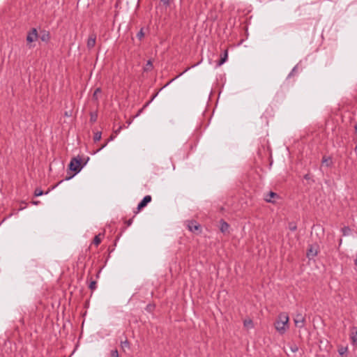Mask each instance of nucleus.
<instances>
[{"instance_id": "9b49d317", "label": "nucleus", "mask_w": 357, "mask_h": 357, "mask_svg": "<svg viewBox=\"0 0 357 357\" xmlns=\"http://www.w3.org/2000/svg\"><path fill=\"white\" fill-rule=\"evenodd\" d=\"M322 163L323 165H325L326 167H331L332 165L331 158L330 157H323Z\"/></svg>"}, {"instance_id": "f3484780", "label": "nucleus", "mask_w": 357, "mask_h": 357, "mask_svg": "<svg viewBox=\"0 0 357 357\" xmlns=\"http://www.w3.org/2000/svg\"><path fill=\"white\" fill-rule=\"evenodd\" d=\"M43 195V191L40 188H36L34 191V195L36 197H39Z\"/></svg>"}, {"instance_id": "4468645a", "label": "nucleus", "mask_w": 357, "mask_h": 357, "mask_svg": "<svg viewBox=\"0 0 357 357\" xmlns=\"http://www.w3.org/2000/svg\"><path fill=\"white\" fill-rule=\"evenodd\" d=\"M227 59V52L225 51L224 54V56L221 58V59L218 63V66H222Z\"/></svg>"}, {"instance_id": "9d476101", "label": "nucleus", "mask_w": 357, "mask_h": 357, "mask_svg": "<svg viewBox=\"0 0 357 357\" xmlns=\"http://www.w3.org/2000/svg\"><path fill=\"white\" fill-rule=\"evenodd\" d=\"M199 227H200V225L197 224L195 222H191L188 225L189 230L191 231H195L196 230H198Z\"/></svg>"}, {"instance_id": "c756f323", "label": "nucleus", "mask_w": 357, "mask_h": 357, "mask_svg": "<svg viewBox=\"0 0 357 357\" xmlns=\"http://www.w3.org/2000/svg\"><path fill=\"white\" fill-rule=\"evenodd\" d=\"M353 342H357V330L356 333L351 337Z\"/></svg>"}, {"instance_id": "dca6fc26", "label": "nucleus", "mask_w": 357, "mask_h": 357, "mask_svg": "<svg viewBox=\"0 0 357 357\" xmlns=\"http://www.w3.org/2000/svg\"><path fill=\"white\" fill-rule=\"evenodd\" d=\"M144 36V30H143V28H142L137 33V37L139 40H142L143 38V37Z\"/></svg>"}, {"instance_id": "423d86ee", "label": "nucleus", "mask_w": 357, "mask_h": 357, "mask_svg": "<svg viewBox=\"0 0 357 357\" xmlns=\"http://www.w3.org/2000/svg\"><path fill=\"white\" fill-rule=\"evenodd\" d=\"M151 201V195H146L142 200L138 204L137 209L141 210L144 207H145L149 202Z\"/></svg>"}, {"instance_id": "2eb2a0df", "label": "nucleus", "mask_w": 357, "mask_h": 357, "mask_svg": "<svg viewBox=\"0 0 357 357\" xmlns=\"http://www.w3.org/2000/svg\"><path fill=\"white\" fill-rule=\"evenodd\" d=\"M101 135H102V133L101 132H96L95 134H94V136H93V140L94 142H98L99 140H100L101 139Z\"/></svg>"}, {"instance_id": "bb28decb", "label": "nucleus", "mask_w": 357, "mask_h": 357, "mask_svg": "<svg viewBox=\"0 0 357 357\" xmlns=\"http://www.w3.org/2000/svg\"><path fill=\"white\" fill-rule=\"evenodd\" d=\"M296 69H297V66H294V67L293 68V69L291 70V72L289 73V74L288 75V77H291V76L294 74V73L296 72Z\"/></svg>"}, {"instance_id": "393cba45", "label": "nucleus", "mask_w": 357, "mask_h": 357, "mask_svg": "<svg viewBox=\"0 0 357 357\" xmlns=\"http://www.w3.org/2000/svg\"><path fill=\"white\" fill-rule=\"evenodd\" d=\"M111 357H119L118 351L116 349L111 351Z\"/></svg>"}, {"instance_id": "f03ea898", "label": "nucleus", "mask_w": 357, "mask_h": 357, "mask_svg": "<svg viewBox=\"0 0 357 357\" xmlns=\"http://www.w3.org/2000/svg\"><path fill=\"white\" fill-rule=\"evenodd\" d=\"M89 158L88 157L86 158V162L82 165L81 164V162H82L81 158L79 155L77 157H75L71 159V160L69 163V165H68L69 169L73 172H75V174H77L82 170V169L86 164V162L89 161Z\"/></svg>"}, {"instance_id": "7c9ffc66", "label": "nucleus", "mask_w": 357, "mask_h": 357, "mask_svg": "<svg viewBox=\"0 0 357 357\" xmlns=\"http://www.w3.org/2000/svg\"><path fill=\"white\" fill-rule=\"evenodd\" d=\"M161 1L163 3L164 5L167 6L169 5L170 0H161Z\"/></svg>"}, {"instance_id": "ddd939ff", "label": "nucleus", "mask_w": 357, "mask_h": 357, "mask_svg": "<svg viewBox=\"0 0 357 357\" xmlns=\"http://www.w3.org/2000/svg\"><path fill=\"white\" fill-rule=\"evenodd\" d=\"M152 68H153V64H152V62H151V61L149 60V61H147V63H146V66H144V71L148 72V71L151 70H152Z\"/></svg>"}, {"instance_id": "f704fd0d", "label": "nucleus", "mask_w": 357, "mask_h": 357, "mask_svg": "<svg viewBox=\"0 0 357 357\" xmlns=\"http://www.w3.org/2000/svg\"><path fill=\"white\" fill-rule=\"evenodd\" d=\"M97 116L96 115H91V121H96Z\"/></svg>"}, {"instance_id": "f8f14e48", "label": "nucleus", "mask_w": 357, "mask_h": 357, "mask_svg": "<svg viewBox=\"0 0 357 357\" xmlns=\"http://www.w3.org/2000/svg\"><path fill=\"white\" fill-rule=\"evenodd\" d=\"M198 65V63L197 64H195L193 65L191 67H189L188 68H186L183 73H181V74H179L178 76H176L175 78L172 79L171 81H169L164 87L168 86L171 82H172L175 79L178 78V77L181 76L182 75H183L185 73H186L188 70H189L191 68H194L195 66H197Z\"/></svg>"}, {"instance_id": "7ed1b4c3", "label": "nucleus", "mask_w": 357, "mask_h": 357, "mask_svg": "<svg viewBox=\"0 0 357 357\" xmlns=\"http://www.w3.org/2000/svg\"><path fill=\"white\" fill-rule=\"evenodd\" d=\"M294 321L297 328H302L304 327L305 318L301 314H296L294 318Z\"/></svg>"}, {"instance_id": "412c9836", "label": "nucleus", "mask_w": 357, "mask_h": 357, "mask_svg": "<svg viewBox=\"0 0 357 357\" xmlns=\"http://www.w3.org/2000/svg\"><path fill=\"white\" fill-rule=\"evenodd\" d=\"M121 344L123 348H125V347L129 348L130 347V343L127 340H126L125 341H122L121 342Z\"/></svg>"}, {"instance_id": "473e14b6", "label": "nucleus", "mask_w": 357, "mask_h": 357, "mask_svg": "<svg viewBox=\"0 0 357 357\" xmlns=\"http://www.w3.org/2000/svg\"><path fill=\"white\" fill-rule=\"evenodd\" d=\"M122 129V126H119L115 131V134L116 135H118L120 132H121V130Z\"/></svg>"}, {"instance_id": "2f4dec72", "label": "nucleus", "mask_w": 357, "mask_h": 357, "mask_svg": "<svg viewBox=\"0 0 357 357\" xmlns=\"http://www.w3.org/2000/svg\"><path fill=\"white\" fill-rule=\"evenodd\" d=\"M291 351L295 353L298 351V347L296 346L291 347Z\"/></svg>"}, {"instance_id": "4c0bfd02", "label": "nucleus", "mask_w": 357, "mask_h": 357, "mask_svg": "<svg viewBox=\"0 0 357 357\" xmlns=\"http://www.w3.org/2000/svg\"><path fill=\"white\" fill-rule=\"evenodd\" d=\"M151 102L149 100V102H147L143 107V109L148 107V105L151 103Z\"/></svg>"}, {"instance_id": "58836bf2", "label": "nucleus", "mask_w": 357, "mask_h": 357, "mask_svg": "<svg viewBox=\"0 0 357 357\" xmlns=\"http://www.w3.org/2000/svg\"><path fill=\"white\" fill-rule=\"evenodd\" d=\"M114 137L111 136V137L107 139V142L108 143L109 142L112 141V140L114 139Z\"/></svg>"}, {"instance_id": "f257e3e1", "label": "nucleus", "mask_w": 357, "mask_h": 357, "mask_svg": "<svg viewBox=\"0 0 357 357\" xmlns=\"http://www.w3.org/2000/svg\"><path fill=\"white\" fill-rule=\"evenodd\" d=\"M289 316L286 313H281L278 315L274 325L276 331L280 335L284 334L289 328Z\"/></svg>"}, {"instance_id": "a19ab883", "label": "nucleus", "mask_w": 357, "mask_h": 357, "mask_svg": "<svg viewBox=\"0 0 357 357\" xmlns=\"http://www.w3.org/2000/svg\"><path fill=\"white\" fill-rule=\"evenodd\" d=\"M58 185H59V183L57 185H56L55 186L52 187V189H54Z\"/></svg>"}, {"instance_id": "a211bd4d", "label": "nucleus", "mask_w": 357, "mask_h": 357, "mask_svg": "<svg viewBox=\"0 0 357 357\" xmlns=\"http://www.w3.org/2000/svg\"><path fill=\"white\" fill-rule=\"evenodd\" d=\"M342 232L344 236L349 235L351 229L349 227H344L342 228Z\"/></svg>"}, {"instance_id": "ea45409f", "label": "nucleus", "mask_w": 357, "mask_h": 357, "mask_svg": "<svg viewBox=\"0 0 357 357\" xmlns=\"http://www.w3.org/2000/svg\"><path fill=\"white\" fill-rule=\"evenodd\" d=\"M142 110H143V108H142V109H141L140 110H139L138 113L136 114V116H139V114L142 112Z\"/></svg>"}, {"instance_id": "39448f33", "label": "nucleus", "mask_w": 357, "mask_h": 357, "mask_svg": "<svg viewBox=\"0 0 357 357\" xmlns=\"http://www.w3.org/2000/svg\"><path fill=\"white\" fill-rule=\"evenodd\" d=\"M38 36V33H37L36 29L33 28L31 29V31H30L28 33L27 36H26V41L28 43H32V42H33V41L37 40Z\"/></svg>"}, {"instance_id": "1a4fd4ad", "label": "nucleus", "mask_w": 357, "mask_h": 357, "mask_svg": "<svg viewBox=\"0 0 357 357\" xmlns=\"http://www.w3.org/2000/svg\"><path fill=\"white\" fill-rule=\"evenodd\" d=\"M229 225L228 223H227L224 220H221L220 221V231L222 232V233H225L228 231L229 229Z\"/></svg>"}, {"instance_id": "20e7f679", "label": "nucleus", "mask_w": 357, "mask_h": 357, "mask_svg": "<svg viewBox=\"0 0 357 357\" xmlns=\"http://www.w3.org/2000/svg\"><path fill=\"white\" fill-rule=\"evenodd\" d=\"M278 198H279V195L277 193L271 191L266 195L264 199L266 202L275 203V199H278Z\"/></svg>"}, {"instance_id": "e433bc0d", "label": "nucleus", "mask_w": 357, "mask_h": 357, "mask_svg": "<svg viewBox=\"0 0 357 357\" xmlns=\"http://www.w3.org/2000/svg\"><path fill=\"white\" fill-rule=\"evenodd\" d=\"M158 93H156L155 95L153 96V97L151 98V99L150 100L151 102H152L155 98L158 96Z\"/></svg>"}, {"instance_id": "6ab92c4d", "label": "nucleus", "mask_w": 357, "mask_h": 357, "mask_svg": "<svg viewBox=\"0 0 357 357\" xmlns=\"http://www.w3.org/2000/svg\"><path fill=\"white\" fill-rule=\"evenodd\" d=\"M347 351V347H341L338 349L339 354L342 356Z\"/></svg>"}, {"instance_id": "b1692460", "label": "nucleus", "mask_w": 357, "mask_h": 357, "mask_svg": "<svg viewBox=\"0 0 357 357\" xmlns=\"http://www.w3.org/2000/svg\"><path fill=\"white\" fill-rule=\"evenodd\" d=\"M89 287L91 289V290H93L96 288V281H91L89 284Z\"/></svg>"}, {"instance_id": "72a5a7b5", "label": "nucleus", "mask_w": 357, "mask_h": 357, "mask_svg": "<svg viewBox=\"0 0 357 357\" xmlns=\"http://www.w3.org/2000/svg\"><path fill=\"white\" fill-rule=\"evenodd\" d=\"M132 219H129L127 222H126V224L129 227L132 224Z\"/></svg>"}, {"instance_id": "4be33fe9", "label": "nucleus", "mask_w": 357, "mask_h": 357, "mask_svg": "<svg viewBox=\"0 0 357 357\" xmlns=\"http://www.w3.org/2000/svg\"><path fill=\"white\" fill-rule=\"evenodd\" d=\"M100 241H101V240H100V238L99 237V235L96 236L95 238H94V240H93L94 244L98 245L100 244Z\"/></svg>"}, {"instance_id": "cd10ccee", "label": "nucleus", "mask_w": 357, "mask_h": 357, "mask_svg": "<svg viewBox=\"0 0 357 357\" xmlns=\"http://www.w3.org/2000/svg\"><path fill=\"white\" fill-rule=\"evenodd\" d=\"M107 144L108 143L106 142L104 144H102V146L98 149H97L94 152V153H96L99 152L100 151H101L102 149H103L107 145Z\"/></svg>"}, {"instance_id": "79ce46f5", "label": "nucleus", "mask_w": 357, "mask_h": 357, "mask_svg": "<svg viewBox=\"0 0 357 357\" xmlns=\"http://www.w3.org/2000/svg\"><path fill=\"white\" fill-rule=\"evenodd\" d=\"M355 129L357 131V124L355 126Z\"/></svg>"}, {"instance_id": "a878e982", "label": "nucleus", "mask_w": 357, "mask_h": 357, "mask_svg": "<svg viewBox=\"0 0 357 357\" xmlns=\"http://www.w3.org/2000/svg\"><path fill=\"white\" fill-rule=\"evenodd\" d=\"M289 228L291 231H295L297 229V227L295 224L294 223H290L289 225Z\"/></svg>"}, {"instance_id": "aec40b11", "label": "nucleus", "mask_w": 357, "mask_h": 357, "mask_svg": "<svg viewBox=\"0 0 357 357\" xmlns=\"http://www.w3.org/2000/svg\"><path fill=\"white\" fill-rule=\"evenodd\" d=\"M101 92V89L100 88H97L94 93H93V98H95L96 100L98 99V94L100 93Z\"/></svg>"}, {"instance_id": "0eeeda50", "label": "nucleus", "mask_w": 357, "mask_h": 357, "mask_svg": "<svg viewBox=\"0 0 357 357\" xmlns=\"http://www.w3.org/2000/svg\"><path fill=\"white\" fill-rule=\"evenodd\" d=\"M96 41V35L95 33H91L87 40V47L91 50L94 47Z\"/></svg>"}, {"instance_id": "5701e85b", "label": "nucleus", "mask_w": 357, "mask_h": 357, "mask_svg": "<svg viewBox=\"0 0 357 357\" xmlns=\"http://www.w3.org/2000/svg\"><path fill=\"white\" fill-rule=\"evenodd\" d=\"M40 38H41V40H42L43 41H47V40H48V39H49V33H44L43 34V36H41V37H40Z\"/></svg>"}, {"instance_id": "c9c22d12", "label": "nucleus", "mask_w": 357, "mask_h": 357, "mask_svg": "<svg viewBox=\"0 0 357 357\" xmlns=\"http://www.w3.org/2000/svg\"><path fill=\"white\" fill-rule=\"evenodd\" d=\"M304 178L306 180H309L310 178V176L309 174H307L304 176Z\"/></svg>"}, {"instance_id": "6e6552de", "label": "nucleus", "mask_w": 357, "mask_h": 357, "mask_svg": "<svg viewBox=\"0 0 357 357\" xmlns=\"http://www.w3.org/2000/svg\"><path fill=\"white\" fill-rule=\"evenodd\" d=\"M317 255V249H314L312 246L308 250L307 252V257L310 259L314 258Z\"/></svg>"}, {"instance_id": "c85d7f7f", "label": "nucleus", "mask_w": 357, "mask_h": 357, "mask_svg": "<svg viewBox=\"0 0 357 357\" xmlns=\"http://www.w3.org/2000/svg\"><path fill=\"white\" fill-rule=\"evenodd\" d=\"M244 326H250L251 327H252V321L251 320H249V321H244Z\"/></svg>"}]
</instances>
